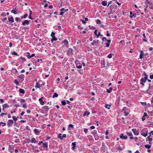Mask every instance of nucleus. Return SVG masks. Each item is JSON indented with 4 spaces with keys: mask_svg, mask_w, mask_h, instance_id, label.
Here are the masks:
<instances>
[{
    "mask_svg": "<svg viewBox=\"0 0 153 153\" xmlns=\"http://www.w3.org/2000/svg\"><path fill=\"white\" fill-rule=\"evenodd\" d=\"M117 5L114 4L111 5L110 6V8L111 10L110 13H108V14L109 15L110 14H112L113 13L117 10Z\"/></svg>",
    "mask_w": 153,
    "mask_h": 153,
    "instance_id": "nucleus-1",
    "label": "nucleus"
},
{
    "mask_svg": "<svg viewBox=\"0 0 153 153\" xmlns=\"http://www.w3.org/2000/svg\"><path fill=\"white\" fill-rule=\"evenodd\" d=\"M141 134L145 137H146L147 136L148 134V129L147 128H143L141 131Z\"/></svg>",
    "mask_w": 153,
    "mask_h": 153,
    "instance_id": "nucleus-2",
    "label": "nucleus"
},
{
    "mask_svg": "<svg viewBox=\"0 0 153 153\" xmlns=\"http://www.w3.org/2000/svg\"><path fill=\"white\" fill-rule=\"evenodd\" d=\"M8 19V22L10 24L14 22L13 18L11 16H9Z\"/></svg>",
    "mask_w": 153,
    "mask_h": 153,
    "instance_id": "nucleus-3",
    "label": "nucleus"
},
{
    "mask_svg": "<svg viewBox=\"0 0 153 153\" xmlns=\"http://www.w3.org/2000/svg\"><path fill=\"white\" fill-rule=\"evenodd\" d=\"M101 64L102 65H102H103V67L107 68L109 67V65H106L105 64V60L103 59V60H102Z\"/></svg>",
    "mask_w": 153,
    "mask_h": 153,
    "instance_id": "nucleus-4",
    "label": "nucleus"
},
{
    "mask_svg": "<svg viewBox=\"0 0 153 153\" xmlns=\"http://www.w3.org/2000/svg\"><path fill=\"white\" fill-rule=\"evenodd\" d=\"M7 126L8 127H10L12 126L13 123V121L12 120H9L7 121Z\"/></svg>",
    "mask_w": 153,
    "mask_h": 153,
    "instance_id": "nucleus-5",
    "label": "nucleus"
},
{
    "mask_svg": "<svg viewBox=\"0 0 153 153\" xmlns=\"http://www.w3.org/2000/svg\"><path fill=\"white\" fill-rule=\"evenodd\" d=\"M133 132L134 134L135 135H138L139 134V132L138 130H137L135 128H133L131 129Z\"/></svg>",
    "mask_w": 153,
    "mask_h": 153,
    "instance_id": "nucleus-6",
    "label": "nucleus"
},
{
    "mask_svg": "<svg viewBox=\"0 0 153 153\" xmlns=\"http://www.w3.org/2000/svg\"><path fill=\"white\" fill-rule=\"evenodd\" d=\"M50 109V108L47 106H44L42 107V109L44 110L46 112H48V110Z\"/></svg>",
    "mask_w": 153,
    "mask_h": 153,
    "instance_id": "nucleus-7",
    "label": "nucleus"
},
{
    "mask_svg": "<svg viewBox=\"0 0 153 153\" xmlns=\"http://www.w3.org/2000/svg\"><path fill=\"white\" fill-rule=\"evenodd\" d=\"M27 56L28 58H30L31 57L34 56L35 55V54L34 53H33L31 55H30V53L29 52H27Z\"/></svg>",
    "mask_w": 153,
    "mask_h": 153,
    "instance_id": "nucleus-8",
    "label": "nucleus"
},
{
    "mask_svg": "<svg viewBox=\"0 0 153 153\" xmlns=\"http://www.w3.org/2000/svg\"><path fill=\"white\" fill-rule=\"evenodd\" d=\"M29 21L28 20L24 21L22 23V25L25 26L26 25H28L29 24Z\"/></svg>",
    "mask_w": 153,
    "mask_h": 153,
    "instance_id": "nucleus-9",
    "label": "nucleus"
},
{
    "mask_svg": "<svg viewBox=\"0 0 153 153\" xmlns=\"http://www.w3.org/2000/svg\"><path fill=\"white\" fill-rule=\"evenodd\" d=\"M120 138L124 139H126L127 138V136L126 135H124V134L123 133H122L120 134Z\"/></svg>",
    "mask_w": 153,
    "mask_h": 153,
    "instance_id": "nucleus-10",
    "label": "nucleus"
},
{
    "mask_svg": "<svg viewBox=\"0 0 153 153\" xmlns=\"http://www.w3.org/2000/svg\"><path fill=\"white\" fill-rule=\"evenodd\" d=\"M82 64L80 62L76 63V68H77L81 69L82 68Z\"/></svg>",
    "mask_w": 153,
    "mask_h": 153,
    "instance_id": "nucleus-11",
    "label": "nucleus"
},
{
    "mask_svg": "<svg viewBox=\"0 0 153 153\" xmlns=\"http://www.w3.org/2000/svg\"><path fill=\"white\" fill-rule=\"evenodd\" d=\"M19 77L21 81H23L24 79L25 76L24 74H22L19 76Z\"/></svg>",
    "mask_w": 153,
    "mask_h": 153,
    "instance_id": "nucleus-12",
    "label": "nucleus"
},
{
    "mask_svg": "<svg viewBox=\"0 0 153 153\" xmlns=\"http://www.w3.org/2000/svg\"><path fill=\"white\" fill-rule=\"evenodd\" d=\"M130 17L131 18H132L133 17L135 18L136 17V14H133L132 12L131 11H130Z\"/></svg>",
    "mask_w": 153,
    "mask_h": 153,
    "instance_id": "nucleus-13",
    "label": "nucleus"
},
{
    "mask_svg": "<svg viewBox=\"0 0 153 153\" xmlns=\"http://www.w3.org/2000/svg\"><path fill=\"white\" fill-rule=\"evenodd\" d=\"M33 131L35 134L37 135H38L40 132V131L36 128H35L34 129Z\"/></svg>",
    "mask_w": 153,
    "mask_h": 153,
    "instance_id": "nucleus-14",
    "label": "nucleus"
},
{
    "mask_svg": "<svg viewBox=\"0 0 153 153\" xmlns=\"http://www.w3.org/2000/svg\"><path fill=\"white\" fill-rule=\"evenodd\" d=\"M111 42V40L110 39L108 40L107 41V42L105 44L106 45L107 47H108L110 45V44Z\"/></svg>",
    "mask_w": 153,
    "mask_h": 153,
    "instance_id": "nucleus-15",
    "label": "nucleus"
},
{
    "mask_svg": "<svg viewBox=\"0 0 153 153\" xmlns=\"http://www.w3.org/2000/svg\"><path fill=\"white\" fill-rule=\"evenodd\" d=\"M43 146L45 149L48 148V143L47 142L43 143L42 144Z\"/></svg>",
    "mask_w": 153,
    "mask_h": 153,
    "instance_id": "nucleus-16",
    "label": "nucleus"
},
{
    "mask_svg": "<svg viewBox=\"0 0 153 153\" xmlns=\"http://www.w3.org/2000/svg\"><path fill=\"white\" fill-rule=\"evenodd\" d=\"M29 141L28 142V143H29L30 141L31 143H35L36 142V141L35 140V139L34 138H32L31 140L30 139H29Z\"/></svg>",
    "mask_w": 153,
    "mask_h": 153,
    "instance_id": "nucleus-17",
    "label": "nucleus"
},
{
    "mask_svg": "<svg viewBox=\"0 0 153 153\" xmlns=\"http://www.w3.org/2000/svg\"><path fill=\"white\" fill-rule=\"evenodd\" d=\"M144 54L143 52L142 51H141L140 55L139 58L141 59L143 58V56Z\"/></svg>",
    "mask_w": 153,
    "mask_h": 153,
    "instance_id": "nucleus-18",
    "label": "nucleus"
},
{
    "mask_svg": "<svg viewBox=\"0 0 153 153\" xmlns=\"http://www.w3.org/2000/svg\"><path fill=\"white\" fill-rule=\"evenodd\" d=\"M17 10L16 9V7L14 9H13L11 10V12L15 14H16L17 13Z\"/></svg>",
    "mask_w": 153,
    "mask_h": 153,
    "instance_id": "nucleus-19",
    "label": "nucleus"
},
{
    "mask_svg": "<svg viewBox=\"0 0 153 153\" xmlns=\"http://www.w3.org/2000/svg\"><path fill=\"white\" fill-rule=\"evenodd\" d=\"M62 42L64 43L65 46H66L68 44V42L67 39L64 40Z\"/></svg>",
    "mask_w": 153,
    "mask_h": 153,
    "instance_id": "nucleus-20",
    "label": "nucleus"
},
{
    "mask_svg": "<svg viewBox=\"0 0 153 153\" xmlns=\"http://www.w3.org/2000/svg\"><path fill=\"white\" fill-rule=\"evenodd\" d=\"M107 4V1H102V2L101 3L102 4V5L104 6H106Z\"/></svg>",
    "mask_w": 153,
    "mask_h": 153,
    "instance_id": "nucleus-21",
    "label": "nucleus"
},
{
    "mask_svg": "<svg viewBox=\"0 0 153 153\" xmlns=\"http://www.w3.org/2000/svg\"><path fill=\"white\" fill-rule=\"evenodd\" d=\"M52 38V39L51 40V42L52 43H53L54 41H56L57 39L56 38L55 36H54Z\"/></svg>",
    "mask_w": 153,
    "mask_h": 153,
    "instance_id": "nucleus-22",
    "label": "nucleus"
},
{
    "mask_svg": "<svg viewBox=\"0 0 153 153\" xmlns=\"http://www.w3.org/2000/svg\"><path fill=\"white\" fill-rule=\"evenodd\" d=\"M72 145L73 146V147H72V149L73 150L75 149V147H76V142H73L72 143Z\"/></svg>",
    "mask_w": 153,
    "mask_h": 153,
    "instance_id": "nucleus-23",
    "label": "nucleus"
},
{
    "mask_svg": "<svg viewBox=\"0 0 153 153\" xmlns=\"http://www.w3.org/2000/svg\"><path fill=\"white\" fill-rule=\"evenodd\" d=\"M19 92L20 93L22 94H24L25 93V90L24 89L22 88H20L19 89Z\"/></svg>",
    "mask_w": 153,
    "mask_h": 153,
    "instance_id": "nucleus-24",
    "label": "nucleus"
},
{
    "mask_svg": "<svg viewBox=\"0 0 153 153\" xmlns=\"http://www.w3.org/2000/svg\"><path fill=\"white\" fill-rule=\"evenodd\" d=\"M112 89H113V88H112V87L110 88L109 89H107L106 90H107V92L108 93H110L111 92V91H112Z\"/></svg>",
    "mask_w": 153,
    "mask_h": 153,
    "instance_id": "nucleus-25",
    "label": "nucleus"
},
{
    "mask_svg": "<svg viewBox=\"0 0 153 153\" xmlns=\"http://www.w3.org/2000/svg\"><path fill=\"white\" fill-rule=\"evenodd\" d=\"M58 137L60 138L61 140L63 139L61 133H59L58 134Z\"/></svg>",
    "mask_w": 153,
    "mask_h": 153,
    "instance_id": "nucleus-26",
    "label": "nucleus"
},
{
    "mask_svg": "<svg viewBox=\"0 0 153 153\" xmlns=\"http://www.w3.org/2000/svg\"><path fill=\"white\" fill-rule=\"evenodd\" d=\"M148 126L150 127H152L153 126V122H150V124H148Z\"/></svg>",
    "mask_w": 153,
    "mask_h": 153,
    "instance_id": "nucleus-27",
    "label": "nucleus"
},
{
    "mask_svg": "<svg viewBox=\"0 0 153 153\" xmlns=\"http://www.w3.org/2000/svg\"><path fill=\"white\" fill-rule=\"evenodd\" d=\"M14 82L17 85H18L19 84V82L17 79H15L14 81Z\"/></svg>",
    "mask_w": 153,
    "mask_h": 153,
    "instance_id": "nucleus-28",
    "label": "nucleus"
},
{
    "mask_svg": "<svg viewBox=\"0 0 153 153\" xmlns=\"http://www.w3.org/2000/svg\"><path fill=\"white\" fill-rule=\"evenodd\" d=\"M94 138L95 139V140H98L99 138V137L98 134H97L94 136Z\"/></svg>",
    "mask_w": 153,
    "mask_h": 153,
    "instance_id": "nucleus-29",
    "label": "nucleus"
},
{
    "mask_svg": "<svg viewBox=\"0 0 153 153\" xmlns=\"http://www.w3.org/2000/svg\"><path fill=\"white\" fill-rule=\"evenodd\" d=\"M111 106V105H108L106 104L105 105V107L106 108H107L108 109H110V107Z\"/></svg>",
    "mask_w": 153,
    "mask_h": 153,
    "instance_id": "nucleus-30",
    "label": "nucleus"
},
{
    "mask_svg": "<svg viewBox=\"0 0 153 153\" xmlns=\"http://www.w3.org/2000/svg\"><path fill=\"white\" fill-rule=\"evenodd\" d=\"M91 133L94 136L97 134V131L96 130H93L91 132Z\"/></svg>",
    "mask_w": 153,
    "mask_h": 153,
    "instance_id": "nucleus-31",
    "label": "nucleus"
},
{
    "mask_svg": "<svg viewBox=\"0 0 153 153\" xmlns=\"http://www.w3.org/2000/svg\"><path fill=\"white\" fill-rule=\"evenodd\" d=\"M97 44L96 41L94 40L93 42H91V44L92 45H96V44Z\"/></svg>",
    "mask_w": 153,
    "mask_h": 153,
    "instance_id": "nucleus-32",
    "label": "nucleus"
},
{
    "mask_svg": "<svg viewBox=\"0 0 153 153\" xmlns=\"http://www.w3.org/2000/svg\"><path fill=\"white\" fill-rule=\"evenodd\" d=\"M145 146L146 148L149 149L151 147V146L149 145H145Z\"/></svg>",
    "mask_w": 153,
    "mask_h": 153,
    "instance_id": "nucleus-33",
    "label": "nucleus"
},
{
    "mask_svg": "<svg viewBox=\"0 0 153 153\" xmlns=\"http://www.w3.org/2000/svg\"><path fill=\"white\" fill-rule=\"evenodd\" d=\"M114 55V54L113 53H110L108 55L107 57L109 58H111L112 57V55Z\"/></svg>",
    "mask_w": 153,
    "mask_h": 153,
    "instance_id": "nucleus-34",
    "label": "nucleus"
},
{
    "mask_svg": "<svg viewBox=\"0 0 153 153\" xmlns=\"http://www.w3.org/2000/svg\"><path fill=\"white\" fill-rule=\"evenodd\" d=\"M8 106V104L7 103L4 104L2 105V107H3V108H5Z\"/></svg>",
    "mask_w": 153,
    "mask_h": 153,
    "instance_id": "nucleus-35",
    "label": "nucleus"
},
{
    "mask_svg": "<svg viewBox=\"0 0 153 153\" xmlns=\"http://www.w3.org/2000/svg\"><path fill=\"white\" fill-rule=\"evenodd\" d=\"M58 94L56 93H54L53 95V98H54L55 97H58Z\"/></svg>",
    "mask_w": 153,
    "mask_h": 153,
    "instance_id": "nucleus-36",
    "label": "nucleus"
},
{
    "mask_svg": "<svg viewBox=\"0 0 153 153\" xmlns=\"http://www.w3.org/2000/svg\"><path fill=\"white\" fill-rule=\"evenodd\" d=\"M40 86L38 82H36V85L35 86V88H40Z\"/></svg>",
    "mask_w": 153,
    "mask_h": 153,
    "instance_id": "nucleus-37",
    "label": "nucleus"
},
{
    "mask_svg": "<svg viewBox=\"0 0 153 153\" xmlns=\"http://www.w3.org/2000/svg\"><path fill=\"white\" fill-rule=\"evenodd\" d=\"M12 118L15 122H16L17 120V118L15 116H13Z\"/></svg>",
    "mask_w": 153,
    "mask_h": 153,
    "instance_id": "nucleus-38",
    "label": "nucleus"
},
{
    "mask_svg": "<svg viewBox=\"0 0 153 153\" xmlns=\"http://www.w3.org/2000/svg\"><path fill=\"white\" fill-rule=\"evenodd\" d=\"M69 50H70V51H69L68 50L67 52V54H68L69 53H72V51H73V49L71 48H69Z\"/></svg>",
    "mask_w": 153,
    "mask_h": 153,
    "instance_id": "nucleus-39",
    "label": "nucleus"
},
{
    "mask_svg": "<svg viewBox=\"0 0 153 153\" xmlns=\"http://www.w3.org/2000/svg\"><path fill=\"white\" fill-rule=\"evenodd\" d=\"M146 79H144V78H143L141 79L140 80L141 81V82H142L143 83H145L146 82Z\"/></svg>",
    "mask_w": 153,
    "mask_h": 153,
    "instance_id": "nucleus-40",
    "label": "nucleus"
},
{
    "mask_svg": "<svg viewBox=\"0 0 153 153\" xmlns=\"http://www.w3.org/2000/svg\"><path fill=\"white\" fill-rule=\"evenodd\" d=\"M90 114V113L89 112L87 111H86L84 113V116H88V115Z\"/></svg>",
    "mask_w": 153,
    "mask_h": 153,
    "instance_id": "nucleus-41",
    "label": "nucleus"
},
{
    "mask_svg": "<svg viewBox=\"0 0 153 153\" xmlns=\"http://www.w3.org/2000/svg\"><path fill=\"white\" fill-rule=\"evenodd\" d=\"M144 74L145 76V77L144 78V79H146L147 80L148 78V76L147 75L146 73L145 72H144Z\"/></svg>",
    "mask_w": 153,
    "mask_h": 153,
    "instance_id": "nucleus-42",
    "label": "nucleus"
},
{
    "mask_svg": "<svg viewBox=\"0 0 153 153\" xmlns=\"http://www.w3.org/2000/svg\"><path fill=\"white\" fill-rule=\"evenodd\" d=\"M1 16L4 17L6 16V14L4 12H3L1 14Z\"/></svg>",
    "mask_w": 153,
    "mask_h": 153,
    "instance_id": "nucleus-43",
    "label": "nucleus"
},
{
    "mask_svg": "<svg viewBox=\"0 0 153 153\" xmlns=\"http://www.w3.org/2000/svg\"><path fill=\"white\" fill-rule=\"evenodd\" d=\"M15 20L17 22H18L19 21V22L21 21V20L20 19L17 17H16L15 18Z\"/></svg>",
    "mask_w": 153,
    "mask_h": 153,
    "instance_id": "nucleus-44",
    "label": "nucleus"
},
{
    "mask_svg": "<svg viewBox=\"0 0 153 153\" xmlns=\"http://www.w3.org/2000/svg\"><path fill=\"white\" fill-rule=\"evenodd\" d=\"M61 103H62V105H65L66 104V101L65 100L62 101L61 102Z\"/></svg>",
    "mask_w": 153,
    "mask_h": 153,
    "instance_id": "nucleus-45",
    "label": "nucleus"
},
{
    "mask_svg": "<svg viewBox=\"0 0 153 153\" xmlns=\"http://www.w3.org/2000/svg\"><path fill=\"white\" fill-rule=\"evenodd\" d=\"M146 119V117L145 116V114H144L143 116L142 117V120L143 121H144Z\"/></svg>",
    "mask_w": 153,
    "mask_h": 153,
    "instance_id": "nucleus-46",
    "label": "nucleus"
},
{
    "mask_svg": "<svg viewBox=\"0 0 153 153\" xmlns=\"http://www.w3.org/2000/svg\"><path fill=\"white\" fill-rule=\"evenodd\" d=\"M101 21L99 19H97L96 20V23L98 24H100L101 23Z\"/></svg>",
    "mask_w": 153,
    "mask_h": 153,
    "instance_id": "nucleus-47",
    "label": "nucleus"
},
{
    "mask_svg": "<svg viewBox=\"0 0 153 153\" xmlns=\"http://www.w3.org/2000/svg\"><path fill=\"white\" fill-rule=\"evenodd\" d=\"M55 33L54 32H53L51 33V36L52 37L55 36Z\"/></svg>",
    "mask_w": 153,
    "mask_h": 153,
    "instance_id": "nucleus-48",
    "label": "nucleus"
},
{
    "mask_svg": "<svg viewBox=\"0 0 153 153\" xmlns=\"http://www.w3.org/2000/svg\"><path fill=\"white\" fill-rule=\"evenodd\" d=\"M120 43L123 45L125 44V41L124 40H122L120 41Z\"/></svg>",
    "mask_w": 153,
    "mask_h": 153,
    "instance_id": "nucleus-49",
    "label": "nucleus"
},
{
    "mask_svg": "<svg viewBox=\"0 0 153 153\" xmlns=\"http://www.w3.org/2000/svg\"><path fill=\"white\" fill-rule=\"evenodd\" d=\"M127 134L129 136H132V134L131 132H127Z\"/></svg>",
    "mask_w": 153,
    "mask_h": 153,
    "instance_id": "nucleus-50",
    "label": "nucleus"
},
{
    "mask_svg": "<svg viewBox=\"0 0 153 153\" xmlns=\"http://www.w3.org/2000/svg\"><path fill=\"white\" fill-rule=\"evenodd\" d=\"M148 138L149 139V142H151V141L152 140V139L150 137V136H149L148 137Z\"/></svg>",
    "mask_w": 153,
    "mask_h": 153,
    "instance_id": "nucleus-51",
    "label": "nucleus"
},
{
    "mask_svg": "<svg viewBox=\"0 0 153 153\" xmlns=\"http://www.w3.org/2000/svg\"><path fill=\"white\" fill-rule=\"evenodd\" d=\"M58 30L59 31H61L62 30V28L59 25L58 26Z\"/></svg>",
    "mask_w": 153,
    "mask_h": 153,
    "instance_id": "nucleus-52",
    "label": "nucleus"
},
{
    "mask_svg": "<svg viewBox=\"0 0 153 153\" xmlns=\"http://www.w3.org/2000/svg\"><path fill=\"white\" fill-rule=\"evenodd\" d=\"M12 53V54L13 55L19 56V55L18 54H17V53H16L14 51H13Z\"/></svg>",
    "mask_w": 153,
    "mask_h": 153,
    "instance_id": "nucleus-53",
    "label": "nucleus"
},
{
    "mask_svg": "<svg viewBox=\"0 0 153 153\" xmlns=\"http://www.w3.org/2000/svg\"><path fill=\"white\" fill-rule=\"evenodd\" d=\"M80 21L82 22L85 25L86 23V22L84 20L81 19Z\"/></svg>",
    "mask_w": 153,
    "mask_h": 153,
    "instance_id": "nucleus-54",
    "label": "nucleus"
},
{
    "mask_svg": "<svg viewBox=\"0 0 153 153\" xmlns=\"http://www.w3.org/2000/svg\"><path fill=\"white\" fill-rule=\"evenodd\" d=\"M20 58H21L22 62H24V61H26V59L25 58H23V57H20Z\"/></svg>",
    "mask_w": 153,
    "mask_h": 153,
    "instance_id": "nucleus-55",
    "label": "nucleus"
},
{
    "mask_svg": "<svg viewBox=\"0 0 153 153\" xmlns=\"http://www.w3.org/2000/svg\"><path fill=\"white\" fill-rule=\"evenodd\" d=\"M69 127L71 128H74L73 125L71 124H70L69 125Z\"/></svg>",
    "mask_w": 153,
    "mask_h": 153,
    "instance_id": "nucleus-56",
    "label": "nucleus"
},
{
    "mask_svg": "<svg viewBox=\"0 0 153 153\" xmlns=\"http://www.w3.org/2000/svg\"><path fill=\"white\" fill-rule=\"evenodd\" d=\"M126 109H127L126 107H124L123 109V111H124V112H126V110H127Z\"/></svg>",
    "mask_w": 153,
    "mask_h": 153,
    "instance_id": "nucleus-57",
    "label": "nucleus"
},
{
    "mask_svg": "<svg viewBox=\"0 0 153 153\" xmlns=\"http://www.w3.org/2000/svg\"><path fill=\"white\" fill-rule=\"evenodd\" d=\"M144 114H145L146 118H148L149 117V116L147 114L146 112H144Z\"/></svg>",
    "mask_w": 153,
    "mask_h": 153,
    "instance_id": "nucleus-58",
    "label": "nucleus"
},
{
    "mask_svg": "<svg viewBox=\"0 0 153 153\" xmlns=\"http://www.w3.org/2000/svg\"><path fill=\"white\" fill-rule=\"evenodd\" d=\"M122 149V148L121 146H119L117 149L118 150H121Z\"/></svg>",
    "mask_w": 153,
    "mask_h": 153,
    "instance_id": "nucleus-59",
    "label": "nucleus"
},
{
    "mask_svg": "<svg viewBox=\"0 0 153 153\" xmlns=\"http://www.w3.org/2000/svg\"><path fill=\"white\" fill-rule=\"evenodd\" d=\"M65 12L63 11H61V12H60V15H61V16H63V15L64 14V13H65Z\"/></svg>",
    "mask_w": 153,
    "mask_h": 153,
    "instance_id": "nucleus-60",
    "label": "nucleus"
},
{
    "mask_svg": "<svg viewBox=\"0 0 153 153\" xmlns=\"http://www.w3.org/2000/svg\"><path fill=\"white\" fill-rule=\"evenodd\" d=\"M22 107L24 108H26L27 107V105H26L24 103Z\"/></svg>",
    "mask_w": 153,
    "mask_h": 153,
    "instance_id": "nucleus-61",
    "label": "nucleus"
},
{
    "mask_svg": "<svg viewBox=\"0 0 153 153\" xmlns=\"http://www.w3.org/2000/svg\"><path fill=\"white\" fill-rule=\"evenodd\" d=\"M28 16V14L27 13H25L23 16V18H26Z\"/></svg>",
    "mask_w": 153,
    "mask_h": 153,
    "instance_id": "nucleus-62",
    "label": "nucleus"
},
{
    "mask_svg": "<svg viewBox=\"0 0 153 153\" xmlns=\"http://www.w3.org/2000/svg\"><path fill=\"white\" fill-rule=\"evenodd\" d=\"M25 100L24 99H22L20 100V102H25Z\"/></svg>",
    "mask_w": 153,
    "mask_h": 153,
    "instance_id": "nucleus-63",
    "label": "nucleus"
},
{
    "mask_svg": "<svg viewBox=\"0 0 153 153\" xmlns=\"http://www.w3.org/2000/svg\"><path fill=\"white\" fill-rule=\"evenodd\" d=\"M102 40L103 41H107V40L106 39V37H103L102 39Z\"/></svg>",
    "mask_w": 153,
    "mask_h": 153,
    "instance_id": "nucleus-64",
    "label": "nucleus"
}]
</instances>
